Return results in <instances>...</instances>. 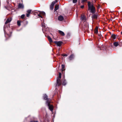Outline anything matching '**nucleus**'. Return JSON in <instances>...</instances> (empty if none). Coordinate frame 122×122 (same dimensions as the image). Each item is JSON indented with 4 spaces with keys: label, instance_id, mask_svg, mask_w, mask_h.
I'll return each mask as SVG.
<instances>
[{
    "label": "nucleus",
    "instance_id": "4be33fe9",
    "mask_svg": "<svg viewBox=\"0 0 122 122\" xmlns=\"http://www.w3.org/2000/svg\"><path fill=\"white\" fill-rule=\"evenodd\" d=\"M66 84V82L65 80H64V81L63 82L62 84V85H65Z\"/></svg>",
    "mask_w": 122,
    "mask_h": 122
},
{
    "label": "nucleus",
    "instance_id": "473e14b6",
    "mask_svg": "<svg viewBox=\"0 0 122 122\" xmlns=\"http://www.w3.org/2000/svg\"><path fill=\"white\" fill-rule=\"evenodd\" d=\"M63 56H67V55H66V54H64L63 55Z\"/></svg>",
    "mask_w": 122,
    "mask_h": 122
},
{
    "label": "nucleus",
    "instance_id": "2f4dec72",
    "mask_svg": "<svg viewBox=\"0 0 122 122\" xmlns=\"http://www.w3.org/2000/svg\"><path fill=\"white\" fill-rule=\"evenodd\" d=\"M84 5H81V8H84Z\"/></svg>",
    "mask_w": 122,
    "mask_h": 122
},
{
    "label": "nucleus",
    "instance_id": "aec40b11",
    "mask_svg": "<svg viewBox=\"0 0 122 122\" xmlns=\"http://www.w3.org/2000/svg\"><path fill=\"white\" fill-rule=\"evenodd\" d=\"M17 24L18 26H20V21H18L17 22Z\"/></svg>",
    "mask_w": 122,
    "mask_h": 122
},
{
    "label": "nucleus",
    "instance_id": "a211bd4d",
    "mask_svg": "<svg viewBox=\"0 0 122 122\" xmlns=\"http://www.w3.org/2000/svg\"><path fill=\"white\" fill-rule=\"evenodd\" d=\"M114 45L116 46H117L119 45L118 43L117 42H115L114 43Z\"/></svg>",
    "mask_w": 122,
    "mask_h": 122
},
{
    "label": "nucleus",
    "instance_id": "72a5a7b5",
    "mask_svg": "<svg viewBox=\"0 0 122 122\" xmlns=\"http://www.w3.org/2000/svg\"><path fill=\"white\" fill-rule=\"evenodd\" d=\"M121 33L122 34V31L121 32Z\"/></svg>",
    "mask_w": 122,
    "mask_h": 122
},
{
    "label": "nucleus",
    "instance_id": "5701e85b",
    "mask_svg": "<svg viewBox=\"0 0 122 122\" xmlns=\"http://www.w3.org/2000/svg\"><path fill=\"white\" fill-rule=\"evenodd\" d=\"M61 73H59V78H61Z\"/></svg>",
    "mask_w": 122,
    "mask_h": 122
},
{
    "label": "nucleus",
    "instance_id": "39448f33",
    "mask_svg": "<svg viewBox=\"0 0 122 122\" xmlns=\"http://www.w3.org/2000/svg\"><path fill=\"white\" fill-rule=\"evenodd\" d=\"M56 81L57 83V85L58 86H59L61 85V81L58 77H57V78Z\"/></svg>",
    "mask_w": 122,
    "mask_h": 122
},
{
    "label": "nucleus",
    "instance_id": "0eeeda50",
    "mask_svg": "<svg viewBox=\"0 0 122 122\" xmlns=\"http://www.w3.org/2000/svg\"><path fill=\"white\" fill-rule=\"evenodd\" d=\"M31 10H28L27 11L26 16L27 17L29 16L30 14L31 13Z\"/></svg>",
    "mask_w": 122,
    "mask_h": 122
},
{
    "label": "nucleus",
    "instance_id": "9b49d317",
    "mask_svg": "<svg viewBox=\"0 0 122 122\" xmlns=\"http://www.w3.org/2000/svg\"><path fill=\"white\" fill-rule=\"evenodd\" d=\"M59 8V5H55V8L54 9V11H56Z\"/></svg>",
    "mask_w": 122,
    "mask_h": 122
},
{
    "label": "nucleus",
    "instance_id": "4468645a",
    "mask_svg": "<svg viewBox=\"0 0 122 122\" xmlns=\"http://www.w3.org/2000/svg\"><path fill=\"white\" fill-rule=\"evenodd\" d=\"M59 32L61 35L63 36H64L65 35V34L64 32L61 31L59 30Z\"/></svg>",
    "mask_w": 122,
    "mask_h": 122
},
{
    "label": "nucleus",
    "instance_id": "393cba45",
    "mask_svg": "<svg viewBox=\"0 0 122 122\" xmlns=\"http://www.w3.org/2000/svg\"><path fill=\"white\" fill-rule=\"evenodd\" d=\"M5 25L4 26V33L5 35V28H6L5 27Z\"/></svg>",
    "mask_w": 122,
    "mask_h": 122
},
{
    "label": "nucleus",
    "instance_id": "423d86ee",
    "mask_svg": "<svg viewBox=\"0 0 122 122\" xmlns=\"http://www.w3.org/2000/svg\"><path fill=\"white\" fill-rule=\"evenodd\" d=\"M81 19L82 21H85L86 20L85 16L84 15H81Z\"/></svg>",
    "mask_w": 122,
    "mask_h": 122
},
{
    "label": "nucleus",
    "instance_id": "cd10ccee",
    "mask_svg": "<svg viewBox=\"0 0 122 122\" xmlns=\"http://www.w3.org/2000/svg\"><path fill=\"white\" fill-rule=\"evenodd\" d=\"M77 0H73V2L74 3H76L77 2Z\"/></svg>",
    "mask_w": 122,
    "mask_h": 122
},
{
    "label": "nucleus",
    "instance_id": "dca6fc26",
    "mask_svg": "<svg viewBox=\"0 0 122 122\" xmlns=\"http://www.w3.org/2000/svg\"><path fill=\"white\" fill-rule=\"evenodd\" d=\"M92 17L93 18H97V15L96 14H94L92 15Z\"/></svg>",
    "mask_w": 122,
    "mask_h": 122
},
{
    "label": "nucleus",
    "instance_id": "6ab92c4d",
    "mask_svg": "<svg viewBox=\"0 0 122 122\" xmlns=\"http://www.w3.org/2000/svg\"><path fill=\"white\" fill-rule=\"evenodd\" d=\"M61 66H62V71H64L63 69L65 67V66L64 65L62 64L61 65Z\"/></svg>",
    "mask_w": 122,
    "mask_h": 122
},
{
    "label": "nucleus",
    "instance_id": "a878e982",
    "mask_svg": "<svg viewBox=\"0 0 122 122\" xmlns=\"http://www.w3.org/2000/svg\"><path fill=\"white\" fill-rule=\"evenodd\" d=\"M87 1V0H81V3H83Z\"/></svg>",
    "mask_w": 122,
    "mask_h": 122
},
{
    "label": "nucleus",
    "instance_id": "c756f323",
    "mask_svg": "<svg viewBox=\"0 0 122 122\" xmlns=\"http://www.w3.org/2000/svg\"><path fill=\"white\" fill-rule=\"evenodd\" d=\"M30 122H38V121H31Z\"/></svg>",
    "mask_w": 122,
    "mask_h": 122
},
{
    "label": "nucleus",
    "instance_id": "6e6552de",
    "mask_svg": "<svg viewBox=\"0 0 122 122\" xmlns=\"http://www.w3.org/2000/svg\"><path fill=\"white\" fill-rule=\"evenodd\" d=\"M63 19L64 17L63 16L60 15L58 16V19L60 21H62L63 20Z\"/></svg>",
    "mask_w": 122,
    "mask_h": 122
},
{
    "label": "nucleus",
    "instance_id": "f3484780",
    "mask_svg": "<svg viewBox=\"0 0 122 122\" xmlns=\"http://www.w3.org/2000/svg\"><path fill=\"white\" fill-rule=\"evenodd\" d=\"M111 37L113 39H115L116 38L115 35H112L111 36Z\"/></svg>",
    "mask_w": 122,
    "mask_h": 122
},
{
    "label": "nucleus",
    "instance_id": "f257e3e1",
    "mask_svg": "<svg viewBox=\"0 0 122 122\" xmlns=\"http://www.w3.org/2000/svg\"><path fill=\"white\" fill-rule=\"evenodd\" d=\"M47 97L46 95L44 94L43 98L44 100H46V105L48 106L49 110L51 111L52 112L53 109V107L52 105L50 104L51 99H50L48 98Z\"/></svg>",
    "mask_w": 122,
    "mask_h": 122
},
{
    "label": "nucleus",
    "instance_id": "b1692460",
    "mask_svg": "<svg viewBox=\"0 0 122 122\" xmlns=\"http://www.w3.org/2000/svg\"><path fill=\"white\" fill-rule=\"evenodd\" d=\"M12 20V19L11 18H8V23L10 22Z\"/></svg>",
    "mask_w": 122,
    "mask_h": 122
},
{
    "label": "nucleus",
    "instance_id": "20e7f679",
    "mask_svg": "<svg viewBox=\"0 0 122 122\" xmlns=\"http://www.w3.org/2000/svg\"><path fill=\"white\" fill-rule=\"evenodd\" d=\"M54 42L56 44L57 46H60L62 43V42L61 41H55Z\"/></svg>",
    "mask_w": 122,
    "mask_h": 122
},
{
    "label": "nucleus",
    "instance_id": "7c9ffc66",
    "mask_svg": "<svg viewBox=\"0 0 122 122\" xmlns=\"http://www.w3.org/2000/svg\"><path fill=\"white\" fill-rule=\"evenodd\" d=\"M8 23V19H7L6 20L5 23V24L6 25V24Z\"/></svg>",
    "mask_w": 122,
    "mask_h": 122
},
{
    "label": "nucleus",
    "instance_id": "2eb2a0df",
    "mask_svg": "<svg viewBox=\"0 0 122 122\" xmlns=\"http://www.w3.org/2000/svg\"><path fill=\"white\" fill-rule=\"evenodd\" d=\"M57 2V0H56L55 1H53L51 3V5L54 6L55 4Z\"/></svg>",
    "mask_w": 122,
    "mask_h": 122
},
{
    "label": "nucleus",
    "instance_id": "412c9836",
    "mask_svg": "<svg viewBox=\"0 0 122 122\" xmlns=\"http://www.w3.org/2000/svg\"><path fill=\"white\" fill-rule=\"evenodd\" d=\"M54 6L51 5H50V9L51 10H52L54 8Z\"/></svg>",
    "mask_w": 122,
    "mask_h": 122
},
{
    "label": "nucleus",
    "instance_id": "9d476101",
    "mask_svg": "<svg viewBox=\"0 0 122 122\" xmlns=\"http://www.w3.org/2000/svg\"><path fill=\"white\" fill-rule=\"evenodd\" d=\"M74 55L73 54H72L70 56L69 59L70 60H71L74 58Z\"/></svg>",
    "mask_w": 122,
    "mask_h": 122
},
{
    "label": "nucleus",
    "instance_id": "7ed1b4c3",
    "mask_svg": "<svg viewBox=\"0 0 122 122\" xmlns=\"http://www.w3.org/2000/svg\"><path fill=\"white\" fill-rule=\"evenodd\" d=\"M45 12H41L39 13V14H38V16L42 18V15L45 16Z\"/></svg>",
    "mask_w": 122,
    "mask_h": 122
},
{
    "label": "nucleus",
    "instance_id": "c85d7f7f",
    "mask_svg": "<svg viewBox=\"0 0 122 122\" xmlns=\"http://www.w3.org/2000/svg\"><path fill=\"white\" fill-rule=\"evenodd\" d=\"M42 27H45V25L44 24V23H42Z\"/></svg>",
    "mask_w": 122,
    "mask_h": 122
},
{
    "label": "nucleus",
    "instance_id": "f03ea898",
    "mask_svg": "<svg viewBox=\"0 0 122 122\" xmlns=\"http://www.w3.org/2000/svg\"><path fill=\"white\" fill-rule=\"evenodd\" d=\"M88 9L91 10V12L92 13H94L96 11L95 8L92 5H91L90 2H88Z\"/></svg>",
    "mask_w": 122,
    "mask_h": 122
},
{
    "label": "nucleus",
    "instance_id": "1a4fd4ad",
    "mask_svg": "<svg viewBox=\"0 0 122 122\" xmlns=\"http://www.w3.org/2000/svg\"><path fill=\"white\" fill-rule=\"evenodd\" d=\"M23 5L21 3H19L18 5V7L19 8H23Z\"/></svg>",
    "mask_w": 122,
    "mask_h": 122
},
{
    "label": "nucleus",
    "instance_id": "ddd939ff",
    "mask_svg": "<svg viewBox=\"0 0 122 122\" xmlns=\"http://www.w3.org/2000/svg\"><path fill=\"white\" fill-rule=\"evenodd\" d=\"M98 27H96L94 30V32L96 34H97L98 32Z\"/></svg>",
    "mask_w": 122,
    "mask_h": 122
},
{
    "label": "nucleus",
    "instance_id": "bb28decb",
    "mask_svg": "<svg viewBox=\"0 0 122 122\" xmlns=\"http://www.w3.org/2000/svg\"><path fill=\"white\" fill-rule=\"evenodd\" d=\"M25 16V15H22L21 16V18L22 19H23L24 17Z\"/></svg>",
    "mask_w": 122,
    "mask_h": 122
},
{
    "label": "nucleus",
    "instance_id": "f8f14e48",
    "mask_svg": "<svg viewBox=\"0 0 122 122\" xmlns=\"http://www.w3.org/2000/svg\"><path fill=\"white\" fill-rule=\"evenodd\" d=\"M47 38L48 40L50 42H52V39L50 36H48L47 37Z\"/></svg>",
    "mask_w": 122,
    "mask_h": 122
}]
</instances>
